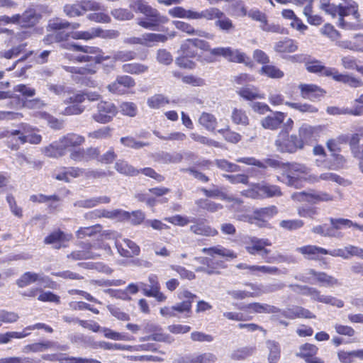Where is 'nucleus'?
I'll list each match as a JSON object with an SVG mask.
<instances>
[{"mask_svg":"<svg viewBox=\"0 0 363 363\" xmlns=\"http://www.w3.org/2000/svg\"><path fill=\"white\" fill-rule=\"evenodd\" d=\"M193 225L190 226V231L195 235L213 237L218 235L216 229L207 225L203 220H199L196 218L194 222H191Z\"/></svg>","mask_w":363,"mask_h":363,"instance_id":"20","label":"nucleus"},{"mask_svg":"<svg viewBox=\"0 0 363 363\" xmlns=\"http://www.w3.org/2000/svg\"><path fill=\"white\" fill-rule=\"evenodd\" d=\"M279 312L284 317L291 320L296 318L312 319L315 318V315L308 309L298 306H293L283 311L279 309Z\"/></svg>","mask_w":363,"mask_h":363,"instance_id":"18","label":"nucleus"},{"mask_svg":"<svg viewBox=\"0 0 363 363\" xmlns=\"http://www.w3.org/2000/svg\"><path fill=\"white\" fill-rule=\"evenodd\" d=\"M296 251L308 259L319 260L323 255H326L327 250L316 245H305L296 248Z\"/></svg>","mask_w":363,"mask_h":363,"instance_id":"21","label":"nucleus"},{"mask_svg":"<svg viewBox=\"0 0 363 363\" xmlns=\"http://www.w3.org/2000/svg\"><path fill=\"white\" fill-rule=\"evenodd\" d=\"M120 111L124 116L135 117L138 113V107L133 102H123L120 105Z\"/></svg>","mask_w":363,"mask_h":363,"instance_id":"57","label":"nucleus"},{"mask_svg":"<svg viewBox=\"0 0 363 363\" xmlns=\"http://www.w3.org/2000/svg\"><path fill=\"white\" fill-rule=\"evenodd\" d=\"M311 231L313 233L318 234L323 237L328 238H333V236L337 235V234L333 233L331 227L328 226L326 224L314 226L311 229Z\"/></svg>","mask_w":363,"mask_h":363,"instance_id":"61","label":"nucleus"},{"mask_svg":"<svg viewBox=\"0 0 363 363\" xmlns=\"http://www.w3.org/2000/svg\"><path fill=\"white\" fill-rule=\"evenodd\" d=\"M130 7L135 12L143 14L146 18H139L138 24L150 30H155L161 23L167 22L168 18L166 16L160 15V12L155 8L150 6L147 2L143 0H135L130 4Z\"/></svg>","mask_w":363,"mask_h":363,"instance_id":"3","label":"nucleus"},{"mask_svg":"<svg viewBox=\"0 0 363 363\" xmlns=\"http://www.w3.org/2000/svg\"><path fill=\"white\" fill-rule=\"evenodd\" d=\"M130 7L135 12L143 14L146 18H139L138 24L150 30H155L161 23L167 22L168 18L166 16L160 15V12L155 8L150 6L147 2L143 0H135L130 4Z\"/></svg>","mask_w":363,"mask_h":363,"instance_id":"4","label":"nucleus"},{"mask_svg":"<svg viewBox=\"0 0 363 363\" xmlns=\"http://www.w3.org/2000/svg\"><path fill=\"white\" fill-rule=\"evenodd\" d=\"M47 278L43 274L27 272L23 273L16 281V284L20 288L26 287L33 283H44Z\"/></svg>","mask_w":363,"mask_h":363,"instance_id":"24","label":"nucleus"},{"mask_svg":"<svg viewBox=\"0 0 363 363\" xmlns=\"http://www.w3.org/2000/svg\"><path fill=\"white\" fill-rule=\"evenodd\" d=\"M120 141L124 146L134 149H140L148 145L147 143L137 141L133 137H123Z\"/></svg>","mask_w":363,"mask_h":363,"instance_id":"62","label":"nucleus"},{"mask_svg":"<svg viewBox=\"0 0 363 363\" xmlns=\"http://www.w3.org/2000/svg\"><path fill=\"white\" fill-rule=\"evenodd\" d=\"M320 181L333 182L343 186H347L350 184L348 180L341 177L337 174L329 172L321 173L319 175L313 174L308 177V183L310 184L318 183Z\"/></svg>","mask_w":363,"mask_h":363,"instance_id":"16","label":"nucleus"},{"mask_svg":"<svg viewBox=\"0 0 363 363\" xmlns=\"http://www.w3.org/2000/svg\"><path fill=\"white\" fill-rule=\"evenodd\" d=\"M298 89L303 99L312 101L319 100L325 94L323 89L313 84H300Z\"/></svg>","mask_w":363,"mask_h":363,"instance_id":"15","label":"nucleus"},{"mask_svg":"<svg viewBox=\"0 0 363 363\" xmlns=\"http://www.w3.org/2000/svg\"><path fill=\"white\" fill-rule=\"evenodd\" d=\"M325 6V11L329 14L335 16H338V26L345 29H354L355 25L347 22L344 18L352 16L357 22L360 21L358 4L354 0H342L338 6L332 4H323Z\"/></svg>","mask_w":363,"mask_h":363,"instance_id":"2","label":"nucleus"},{"mask_svg":"<svg viewBox=\"0 0 363 363\" xmlns=\"http://www.w3.org/2000/svg\"><path fill=\"white\" fill-rule=\"evenodd\" d=\"M136 55V52L133 50H117L113 52L112 60L113 62H128L134 60Z\"/></svg>","mask_w":363,"mask_h":363,"instance_id":"45","label":"nucleus"},{"mask_svg":"<svg viewBox=\"0 0 363 363\" xmlns=\"http://www.w3.org/2000/svg\"><path fill=\"white\" fill-rule=\"evenodd\" d=\"M168 13L174 18H186L189 19H201V11L197 12L191 10H186L182 7H174L168 11Z\"/></svg>","mask_w":363,"mask_h":363,"instance_id":"28","label":"nucleus"},{"mask_svg":"<svg viewBox=\"0 0 363 363\" xmlns=\"http://www.w3.org/2000/svg\"><path fill=\"white\" fill-rule=\"evenodd\" d=\"M129 216V213L123 210L108 211L101 209V218L125 219Z\"/></svg>","mask_w":363,"mask_h":363,"instance_id":"50","label":"nucleus"},{"mask_svg":"<svg viewBox=\"0 0 363 363\" xmlns=\"http://www.w3.org/2000/svg\"><path fill=\"white\" fill-rule=\"evenodd\" d=\"M216 357L211 353H204L189 359L187 363H213Z\"/></svg>","mask_w":363,"mask_h":363,"instance_id":"58","label":"nucleus"},{"mask_svg":"<svg viewBox=\"0 0 363 363\" xmlns=\"http://www.w3.org/2000/svg\"><path fill=\"white\" fill-rule=\"evenodd\" d=\"M231 120L233 123L240 125L242 126H247L249 125V118L246 113V111L241 109L235 108L232 111Z\"/></svg>","mask_w":363,"mask_h":363,"instance_id":"38","label":"nucleus"},{"mask_svg":"<svg viewBox=\"0 0 363 363\" xmlns=\"http://www.w3.org/2000/svg\"><path fill=\"white\" fill-rule=\"evenodd\" d=\"M111 199L106 196L94 197L84 200H79L74 203V206L79 208H93L98 206L100 203H108Z\"/></svg>","mask_w":363,"mask_h":363,"instance_id":"32","label":"nucleus"},{"mask_svg":"<svg viewBox=\"0 0 363 363\" xmlns=\"http://www.w3.org/2000/svg\"><path fill=\"white\" fill-rule=\"evenodd\" d=\"M301 195L305 196V200L311 203L316 204L320 202H329L334 200V196L325 191H313L311 192H302Z\"/></svg>","mask_w":363,"mask_h":363,"instance_id":"26","label":"nucleus"},{"mask_svg":"<svg viewBox=\"0 0 363 363\" xmlns=\"http://www.w3.org/2000/svg\"><path fill=\"white\" fill-rule=\"evenodd\" d=\"M114 168L118 173L125 176L133 177L140 174V170L135 169L123 160H117L115 163Z\"/></svg>","mask_w":363,"mask_h":363,"instance_id":"33","label":"nucleus"},{"mask_svg":"<svg viewBox=\"0 0 363 363\" xmlns=\"http://www.w3.org/2000/svg\"><path fill=\"white\" fill-rule=\"evenodd\" d=\"M266 344L268 350H269V362L276 363L280 357V347L279 343L274 340H268Z\"/></svg>","mask_w":363,"mask_h":363,"instance_id":"47","label":"nucleus"},{"mask_svg":"<svg viewBox=\"0 0 363 363\" xmlns=\"http://www.w3.org/2000/svg\"><path fill=\"white\" fill-rule=\"evenodd\" d=\"M312 174L313 173L310 168L303 164L295 163L291 164L289 173L284 177L282 182L288 186L298 188L300 179H303L308 182V177Z\"/></svg>","mask_w":363,"mask_h":363,"instance_id":"10","label":"nucleus"},{"mask_svg":"<svg viewBox=\"0 0 363 363\" xmlns=\"http://www.w3.org/2000/svg\"><path fill=\"white\" fill-rule=\"evenodd\" d=\"M201 18H205L207 21H215L214 26L219 30L225 33H233L235 29L233 21L216 7H211L201 11Z\"/></svg>","mask_w":363,"mask_h":363,"instance_id":"7","label":"nucleus"},{"mask_svg":"<svg viewBox=\"0 0 363 363\" xmlns=\"http://www.w3.org/2000/svg\"><path fill=\"white\" fill-rule=\"evenodd\" d=\"M113 129L109 126H104L88 133V137L96 140L108 139L111 137Z\"/></svg>","mask_w":363,"mask_h":363,"instance_id":"48","label":"nucleus"},{"mask_svg":"<svg viewBox=\"0 0 363 363\" xmlns=\"http://www.w3.org/2000/svg\"><path fill=\"white\" fill-rule=\"evenodd\" d=\"M117 113L118 108L113 103L101 101L97 105V113L92 118L95 121L104 124L111 121Z\"/></svg>","mask_w":363,"mask_h":363,"instance_id":"12","label":"nucleus"},{"mask_svg":"<svg viewBox=\"0 0 363 363\" xmlns=\"http://www.w3.org/2000/svg\"><path fill=\"white\" fill-rule=\"evenodd\" d=\"M181 55L189 57L190 58H194L197 56L198 52L196 49L193 41L191 39L186 40L181 45L180 48Z\"/></svg>","mask_w":363,"mask_h":363,"instance_id":"46","label":"nucleus"},{"mask_svg":"<svg viewBox=\"0 0 363 363\" xmlns=\"http://www.w3.org/2000/svg\"><path fill=\"white\" fill-rule=\"evenodd\" d=\"M245 245V250L250 255H259L267 263H280L286 261V257L283 255H269L271 250L267 249L266 247L271 246L272 243L268 239L250 236L246 238Z\"/></svg>","mask_w":363,"mask_h":363,"instance_id":"5","label":"nucleus"},{"mask_svg":"<svg viewBox=\"0 0 363 363\" xmlns=\"http://www.w3.org/2000/svg\"><path fill=\"white\" fill-rule=\"evenodd\" d=\"M63 11L70 18L81 16L83 15L81 4H66L63 7Z\"/></svg>","mask_w":363,"mask_h":363,"instance_id":"55","label":"nucleus"},{"mask_svg":"<svg viewBox=\"0 0 363 363\" xmlns=\"http://www.w3.org/2000/svg\"><path fill=\"white\" fill-rule=\"evenodd\" d=\"M332 158L325 162V168L331 170H339L342 169L346 163L345 158L337 153H332Z\"/></svg>","mask_w":363,"mask_h":363,"instance_id":"34","label":"nucleus"},{"mask_svg":"<svg viewBox=\"0 0 363 363\" xmlns=\"http://www.w3.org/2000/svg\"><path fill=\"white\" fill-rule=\"evenodd\" d=\"M147 104L150 108L159 109L169 104V100L163 94H156L147 99Z\"/></svg>","mask_w":363,"mask_h":363,"instance_id":"37","label":"nucleus"},{"mask_svg":"<svg viewBox=\"0 0 363 363\" xmlns=\"http://www.w3.org/2000/svg\"><path fill=\"white\" fill-rule=\"evenodd\" d=\"M289 287L294 291L300 292L303 295L308 296L314 301L336 306L337 308H342L344 306V302L342 300L331 296L321 294L320 291L315 288L297 284H291Z\"/></svg>","mask_w":363,"mask_h":363,"instance_id":"9","label":"nucleus"},{"mask_svg":"<svg viewBox=\"0 0 363 363\" xmlns=\"http://www.w3.org/2000/svg\"><path fill=\"white\" fill-rule=\"evenodd\" d=\"M238 94L242 98L247 101L264 99V94L261 93L257 88L253 86H246L240 88L238 91Z\"/></svg>","mask_w":363,"mask_h":363,"instance_id":"29","label":"nucleus"},{"mask_svg":"<svg viewBox=\"0 0 363 363\" xmlns=\"http://www.w3.org/2000/svg\"><path fill=\"white\" fill-rule=\"evenodd\" d=\"M310 274L315 277L318 281L321 283L323 286L333 287L341 285V283L336 278L325 272H316L314 269H311Z\"/></svg>","mask_w":363,"mask_h":363,"instance_id":"30","label":"nucleus"},{"mask_svg":"<svg viewBox=\"0 0 363 363\" xmlns=\"http://www.w3.org/2000/svg\"><path fill=\"white\" fill-rule=\"evenodd\" d=\"M240 310L246 311L250 313H275L279 311V309L274 306L267 303H260L258 302L249 304L241 305L238 307Z\"/></svg>","mask_w":363,"mask_h":363,"instance_id":"22","label":"nucleus"},{"mask_svg":"<svg viewBox=\"0 0 363 363\" xmlns=\"http://www.w3.org/2000/svg\"><path fill=\"white\" fill-rule=\"evenodd\" d=\"M27 45V43H22L17 46L13 47L11 49L0 52V57H4L6 59H12L18 56L23 52Z\"/></svg>","mask_w":363,"mask_h":363,"instance_id":"54","label":"nucleus"},{"mask_svg":"<svg viewBox=\"0 0 363 363\" xmlns=\"http://www.w3.org/2000/svg\"><path fill=\"white\" fill-rule=\"evenodd\" d=\"M214 163L219 169L225 172H235L240 171V167L238 165L224 159H217L214 161Z\"/></svg>","mask_w":363,"mask_h":363,"instance_id":"53","label":"nucleus"},{"mask_svg":"<svg viewBox=\"0 0 363 363\" xmlns=\"http://www.w3.org/2000/svg\"><path fill=\"white\" fill-rule=\"evenodd\" d=\"M62 47L68 50L82 52V54L77 57V60L80 62H90L98 65L103 61L111 59V56L105 55L103 50L98 47L82 46L69 43H63Z\"/></svg>","mask_w":363,"mask_h":363,"instance_id":"6","label":"nucleus"},{"mask_svg":"<svg viewBox=\"0 0 363 363\" xmlns=\"http://www.w3.org/2000/svg\"><path fill=\"white\" fill-rule=\"evenodd\" d=\"M59 141L66 153L69 148L82 145L85 142V138L82 135L71 133L60 138Z\"/></svg>","mask_w":363,"mask_h":363,"instance_id":"25","label":"nucleus"},{"mask_svg":"<svg viewBox=\"0 0 363 363\" xmlns=\"http://www.w3.org/2000/svg\"><path fill=\"white\" fill-rule=\"evenodd\" d=\"M97 35L96 28H92L86 31H76L72 33V38L76 40H89L94 39Z\"/></svg>","mask_w":363,"mask_h":363,"instance_id":"56","label":"nucleus"},{"mask_svg":"<svg viewBox=\"0 0 363 363\" xmlns=\"http://www.w3.org/2000/svg\"><path fill=\"white\" fill-rule=\"evenodd\" d=\"M164 220L175 225L185 226L191 222H194L196 218H191L189 219L187 217L176 215L172 217L165 218Z\"/></svg>","mask_w":363,"mask_h":363,"instance_id":"59","label":"nucleus"},{"mask_svg":"<svg viewBox=\"0 0 363 363\" xmlns=\"http://www.w3.org/2000/svg\"><path fill=\"white\" fill-rule=\"evenodd\" d=\"M225 59L229 62L237 63L246 62V60H249L245 53L240 52L239 50L233 49L230 47L228 48V51Z\"/></svg>","mask_w":363,"mask_h":363,"instance_id":"49","label":"nucleus"},{"mask_svg":"<svg viewBox=\"0 0 363 363\" xmlns=\"http://www.w3.org/2000/svg\"><path fill=\"white\" fill-rule=\"evenodd\" d=\"M122 70L130 74H140L148 70V66L141 63H128L122 66Z\"/></svg>","mask_w":363,"mask_h":363,"instance_id":"44","label":"nucleus"},{"mask_svg":"<svg viewBox=\"0 0 363 363\" xmlns=\"http://www.w3.org/2000/svg\"><path fill=\"white\" fill-rule=\"evenodd\" d=\"M286 115L281 111H275L272 115L263 118L260 121L262 127L270 130L279 129L284 123Z\"/></svg>","mask_w":363,"mask_h":363,"instance_id":"17","label":"nucleus"},{"mask_svg":"<svg viewBox=\"0 0 363 363\" xmlns=\"http://www.w3.org/2000/svg\"><path fill=\"white\" fill-rule=\"evenodd\" d=\"M277 213L278 211L275 206H269L264 208H257L254 211L255 218H257V221L260 223L266 222L267 220L277 215Z\"/></svg>","mask_w":363,"mask_h":363,"instance_id":"31","label":"nucleus"},{"mask_svg":"<svg viewBox=\"0 0 363 363\" xmlns=\"http://www.w3.org/2000/svg\"><path fill=\"white\" fill-rule=\"evenodd\" d=\"M42 18V15L35 8L28 7L21 14V28H33L37 25Z\"/></svg>","mask_w":363,"mask_h":363,"instance_id":"19","label":"nucleus"},{"mask_svg":"<svg viewBox=\"0 0 363 363\" xmlns=\"http://www.w3.org/2000/svg\"><path fill=\"white\" fill-rule=\"evenodd\" d=\"M96 257L98 255L92 252L91 245L89 243H84L82 250H75L67 255L68 258L74 260L95 259Z\"/></svg>","mask_w":363,"mask_h":363,"instance_id":"27","label":"nucleus"},{"mask_svg":"<svg viewBox=\"0 0 363 363\" xmlns=\"http://www.w3.org/2000/svg\"><path fill=\"white\" fill-rule=\"evenodd\" d=\"M297 48L295 41L289 38L279 41L274 45V50L279 52H294Z\"/></svg>","mask_w":363,"mask_h":363,"instance_id":"39","label":"nucleus"},{"mask_svg":"<svg viewBox=\"0 0 363 363\" xmlns=\"http://www.w3.org/2000/svg\"><path fill=\"white\" fill-rule=\"evenodd\" d=\"M44 154L50 157H59L65 155V152L60 144V142L56 141L50 145L45 147L43 150Z\"/></svg>","mask_w":363,"mask_h":363,"instance_id":"42","label":"nucleus"},{"mask_svg":"<svg viewBox=\"0 0 363 363\" xmlns=\"http://www.w3.org/2000/svg\"><path fill=\"white\" fill-rule=\"evenodd\" d=\"M261 73L274 79H280L284 77V72L274 65L263 66L261 69Z\"/></svg>","mask_w":363,"mask_h":363,"instance_id":"51","label":"nucleus"},{"mask_svg":"<svg viewBox=\"0 0 363 363\" xmlns=\"http://www.w3.org/2000/svg\"><path fill=\"white\" fill-rule=\"evenodd\" d=\"M65 240V235L60 230L55 231L45 238V243L53 245L55 249L62 247L61 242Z\"/></svg>","mask_w":363,"mask_h":363,"instance_id":"43","label":"nucleus"},{"mask_svg":"<svg viewBox=\"0 0 363 363\" xmlns=\"http://www.w3.org/2000/svg\"><path fill=\"white\" fill-rule=\"evenodd\" d=\"M123 242L124 246L122 244L116 243L118 251L121 256L131 257L140 254V247L135 242L129 239H123Z\"/></svg>","mask_w":363,"mask_h":363,"instance_id":"23","label":"nucleus"},{"mask_svg":"<svg viewBox=\"0 0 363 363\" xmlns=\"http://www.w3.org/2000/svg\"><path fill=\"white\" fill-rule=\"evenodd\" d=\"M279 152L294 153L304 146V142L296 135H289L288 131L281 130L274 143Z\"/></svg>","mask_w":363,"mask_h":363,"instance_id":"8","label":"nucleus"},{"mask_svg":"<svg viewBox=\"0 0 363 363\" xmlns=\"http://www.w3.org/2000/svg\"><path fill=\"white\" fill-rule=\"evenodd\" d=\"M203 253L209 255L208 257H196L194 259L202 266L195 269L197 272H204L208 275L220 274L219 269L225 268V262L222 259H215V255H218L225 260L233 259L237 257L236 253L233 250L227 249L221 245H216L211 247H204L201 250Z\"/></svg>","mask_w":363,"mask_h":363,"instance_id":"1","label":"nucleus"},{"mask_svg":"<svg viewBox=\"0 0 363 363\" xmlns=\"http://www.w3.org/2000/svg\"><path fill=\"white\" fill-rule=\"evenodd\" d=\"M168 39L167 35L158 33H146L142 35L143 45L152 47L157 43H164Z\"/></svg>","mask_w":363,"mask_h":363,"instance_id":"35","label":"nucleus"},{"mask_svg":"<svg viewBox=\"0 0 363 363\" xmlns=\"http://www.w3.org/2000/svg\"><path fill=\"white\" fill-rule=\"evenodd\" d=\"M113 17L118 21H128L133 18V13L126 9H115L111 12Z\"/></svg>","mask_w":363,"mask_h":363,"instance_id":"52","label":"nucleus"},{"mask_svg":"<svg viewBox=\"0 0 363 363\" xmlns=\"http://www.w3.org/2000/svg\"><path fill=\"white\" fill-rule=\"evenodd\" d=\"M199 123L208 131L215 130L217 126V119L215 116L206 112H203L201 114Z\"/></svg>","mask_w":363,"mask_h":363,"instance_id":"36","label":"nucleus"},{"mask_svg":"<svg viewBox=\"0 0 363 363\" xmlns=\"http://www.w3.org/2000/svg\"><path fill=\"white\" fill-rule=\"evenodd\" d=\"M318 348L317 346L310 343H305L300 346L299 352L297 356L303 358L306 362L308 359L315 356L318 353Z\"/></svg>","mask_w":363,"mask_h":363,"instance_id":"40","label":"nucleus"},{"mask_svg":"<svg viewBox=\"0 0 363 363\" xmlns=\"http://www.w3.org/2000/svg\"><path fill=\"white\" fill-rule=\"evenodd\" d=\"M329 221L332 230L334 233L337 235V236H333V238H340L342 237V233L340 232V230L342 229L354 228L361 232H363L362 225H359L347 218L331 217L329 218Z\"/></svg>","mask_w":363,"mask_h":363,"instance_id":"14","label":"nucleus"},{"mask_svg":"<svg viewBox=\"0 0 363 363\" xmlns=\"http://www.w3.org/2000/svg\"><path fill=\"white\" fill-rule=\"evenodd\" d=\"M69 26V23L68 21L60 18L50 19L48 22V28L53 30L67 29Z\"/></svg>","mask_w":363,"mask_h":363,"instance_id":"64","label":"nucleus"},{"mask_svg":"<svg viewBox=\"0 0 363 363\" xmlns=\"http://www.w3.org/2000/svg\"><path fill=\"white\" fill-rule=\"evenodd\" d=\"M201 191L204 194V195L207 197L210 198H219L222 200H227V201H233L235 203L240 204L242 201L238 199H233L230 197H228L225 193L221 191L218 187H214L212 189H201Z\"/></svg>","mask_w":363,"mask_h":363,"instance_id":"41","label":"nucleus"},{"mask_svg":"<svg viewBox=\"0 0 363 363\" xmlns=\"http://www.w3.org/2000/svg\"><path fill=\"white\" fill-rule=\"evenodd\" d=\"M243 194L247 197L259 199L279 196L281 195V191L276 185L263 184L255 185L252 189L246 191Z\"/></svg>","mask_w":363,"mask_h":363,"instance_id":"11","label":"nucleus"},{"mask_svg":"<svg viewBox=\"0 0 363 363\" xmlns=\"http://www.w3.org/2000/svg\"><path fill=\"white\" fill-rule=\"evenodd\" d=\"M269 102L274 106L285 104L289 107L296 109L301 113H313L318 111V108L313 105L306 103H293L284 101V97L280 94H271L269 96Z\"/></svg>","mask_w":363,"mask_h":363,"instance_id":"13","label":"nucleus"},{"mask_svg":"<svg viewBox=\"0 0 363 363\" xmlns=\"http://www.w3.org/2000/svg\"><path fill=\"white\" fill-rule=\"evenodd\" d=\"M158 159L164 163H178L182 161V156L179 153L172 155L162 152L158 154Z\"/></svg>","mask_w":363,"mask_h":363,"instance_id":"60","label":"nucleus"},{"mask_svg":"<svg viewBox=\"0 0 363 363\" xmlns=\"http://www.w3.org/2000/svg\"><path fill=\"white\" fill-rule=\"evenodd\" d=\"M174 313H184L186 317H189L191 313V301H183L173 306Z\"/></svg>","mask_w":363,"mask_h":363,"instance_id":"63","label":"nucleus"}]
</instances>
